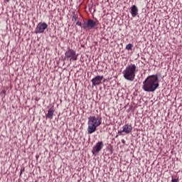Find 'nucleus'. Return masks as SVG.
I'll return each mask as SVG.
<instances>
[{
	"label": "nucleus",
	"instance_id": "f257e3e1",
	"mask_svg": "<svg viewBox=\"0 0 182 182\" xmlns=\"http://www.w3.org/2000/svg\"><path fill=\"white\" fill-rule=\"evenodd\" d=\"M159 77L157 75H151L143 82L142 89L147 92H154L159 87Z\"/></svg>",
	"mask_w": 182,
	"mask_h": 182
},
{
	"label": "nucleus",
	"instance_id": "f03ea898",
	"mask_svg": "<svg viewBox=\"0 0 182 182\" xmlns=\"http://www.w3.org/2000/svg\"><path fill=\"white\" fill-rule=\"evenodd\" d=\"M138 72V68L136 65L134 63H130L126 68L123 70L122 74L124 77L130 82H133L136 77V73Z\"/></svg>",
	"mask_w": 182,
	"mask_h": 182
},
{
	"label": "nucleus",
	"instance_id": "7ed1b4c3",
	"mask_svg": "<svg viewBox=\"0 0 182 182\" xmlns=\"http://www.w3.org/2000/svg\"><path fill=\"white\" fill-rule=\"evenodd\" d=\"M102 124V117L95 116H90L88 118L87 133L91 134L96 132L97 127Z\"/></svg>",
	"mask_w": 182,
	"mask_h": 182
},
{
	"label": "nucleus",
	"instance_id": "20e7f679",
	"mask_svg": "<svg viewBox=\"0 0 182 182\" xmlns=\"http://www.w3.org/2000/svg\"><path fill=\"white\" fill-rule=\"evenodd\" d=\"M97 26V22L93 19H88L87 21H83L82 28L85 31L93 29Z\"/></svg>",
	"mask_w": 182,
	"mask_h": 182
},
{
	"label": "nucleus",
	"instance_id": "39448f33",
	"mask_svg": "<svg viewBox=\"0 0 182 182\" xmlns=\"http://www.w3.org/2000/svg\"><path fill=\"white\" fill-rule=\"evenodd\" d=\"M65 58H70V61H76L77 60V55H76V52L75 50L68 48V50L65 53Z\"/></svg>",
	"mask_w": 182,
	"mask_h": 182
},
{
	"label": "nucleus",
	"instance_id": "423d86ee",
	"mask_svg": "<svg viewBox=\"0 0 182 182\" xmlns=\"http://www.w3.org/2000/svg\"><path fill=\"white\" fill-rule=\"evenodd\" d=\"M47 28H48V24L46 23H45V22L38 23L37 26H36L35 33L36 34L43 33L45 30L47 29Z\"/></svg>",
	"mask_w": 182,
	"mask_h": 182
},
{
	"label": "nucleus",
	"instance_id": "0eeeda50",
	"mask_svg": "<svg viewBox=\"0 0 182 182\" xmlns=\"http://www.w3.org/2000/svg\"><path fill=\"white\" fill-rule=\"evenodd\" d=\"M132 131V124H126L122 127V130H119L118 134L119 135H122V133H125L126 134H129Z\"/></svg>",
	"mask_w": 182,
	"mask_h": 182
},
{
	"label": "nucleus",
	"instance_id": "6e6552de",
	"mask_svg": "<svg viewBox=\"0 0 182 182\" xmlns=\"http://www.w3.org/2000/svg\"><path fill=\"white\" fill-rule=\"evenodd\" d=\"M104 147V144L102 141H100V142H97L96 145L93 146L92 153L93 155H95L96 154H98Z\"/></svg>",
	"mask_w": 182,
	"mask_h": 182
},
{
	"label": "nucleus",
	"instance_id": "1a4fd4ad",
	"mask_svg": "<svg viewBox=\"0 0 182 182\" xmlns=\"http://www.w3.org/2000/svg\"><path fill=\"white\" fill-rule=\"evenodd\" d=\"M103 79H104L103 75L95 76L91 80V82H92V86L100 85L102 83V81L103 80Z\"/></svg>",
	"mask_w": 182,
	"mask_h": 182
},
{
	"label": "nucleus",
	"instance_id": "9d476101",
	"mask_svg": "<svg viewBox=\"0 0 182 182\" xmlns=\"http://www.w3.org/2000/svg\"><path fill=\"white\" fill-rule=\"evenodd\" d=\"M132 16L135 18L139 14V9L136 5H133L131 6V11H130Z\"/></svg>",
	"mask_w": 182,
	"mask_h": 182
},
{
	"label": "nucleus",
	"instance_id": "9b49d317",
	"mask_svg": "<svg viewBox=\"0 0 182 182\" xmlns=\"http://www.w3.org/2000/svg\"><path fill=\"white\" fill-rule=\"evenodd\" d=\"M54 112H55V109H54V107L53 106L48 109V114L46 115V117L49 118L50 119H52Z\"/></svg>",
	"mask_w": 182,
	"mask_h": 182
},
{
	"label": "nucleus",
	"instance_id": "f8f14e48",
	"mask_svg": "<svg viewBox=\"0 0 182 182\" xmlns=\"http://www.w3.org/2000/svg\"><path fill=\"white\" fill-rule=\"evenodd\" d=\"M132 48H133V45L132 43H129L126 46V49L128 50H132Z\"/></svg>",
	"mask_w": 182,
	"mask_h": 182
},
{
	"label": "nucleus",
	"instance_id": "ddd939ff",
	"mask_svg": "<svg viewBox=\"0 0 182 182\" xmlns=\"http://www.w3.org/2000/svg\"><path fill=\"white\" fill-rule=\"evenodd\" d=\"M77 19V16H76L75 14H73V21H76Z\"/></svg>",
	"mask_w": 182,
	"mask_h": 182
},
{
	"label": "nucleus",
	"instance_id": "4468645a",
	"mask_svg": "<svg viewBox=\"0 0 182 182\" xmlns=\"http://www.w3.org/2000/svg\"><path fill=\"white\" fill-rule=\"evenodd\" d=\"M6 90H2L1 92V94L4 97L6 96Z\"/></svg>",
	"mask_w": 182,
	"mask_h": 182
},
{
	"label": "nucleus",
	"instance_id": "2eb2a0df",
	"mask_svg": "<svg viewBox=\"0 0 182 182\" xmlns=\"http://www.w3.org/2000/svg\"><path fill=\"white\" fill-rule=\"evenodd\" d=\"M76 25L78 26L82 27V23H81V22H80V21H77L76 22Z\"/></svg>",
	"mask_w": 182,
	"mask_h": 182
},
{
	"label": "nucleus",
	"instance_id": "dca6fc26",
	"mask_svg": "<svg viewBox=\"0 0 182 182\" xmlns=\"http://www.w3.org/2000/svg\"><path fill=\"white\" fill-rule=\"evenodd\" d=\"M24 171H25L24 168L21 170L20 176H21L22 173L24 172Z\"/></svg>",
	"mask_w": 182,
	"mask_h": 182
},
{
	"label": "nucleus",
	"instance_id": "f3484780",
	"mask_svg": "<svg viewBox=\"0 0 182 182\" xmlns=\"http://www.w3.org/2000/svg\"><path fill=\"white\" fill-rule=\"evenodd\" d=\"M172 182H178V179H172Z\"/></svg>",
	"mask_w": 182,
	"mask_h": 182
},
{
	"label": "nucleus",
	"instance_id": "a211bd4d",
	"mask_svg": "<svg viewBox=\"0 0 182 182\" xmlns=\"http://www.w3.org/2000/svg\"><path fill=\"white\" fill-rule=\"evenodd\" d=\"M122 142L123 144H124V143H125L124 139H122Z\"/></svg>",
	"mask_w": 182,
	"mask_h": 182
},
{
	"label": "nucleus",
	"instance_id": "6ab92c4d",
	"mask_svg": "<svg viewBox=\"0 0 182 182\" xmlns=\"http://www.w3.org/2000/svg\"><path fill=\"white\" fill-rule=\"evenodd\" d=\"M9 1H10V0H6V1L7 3H9Z\"/></svg>",
	"mask_w": 182,
	"mask_h": 182
}]
</instances>
